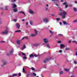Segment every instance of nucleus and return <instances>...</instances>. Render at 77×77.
<instances>
[{"mask_svg":"<svg viewBox=\"0 0 77 77\" xmlns=\"http://www.w3.org/2000/svg\"><path fill=\"white\" fill-rule=\"evenodd\" d=\"M66 14V12H64L63 13L62 12L60 13V15L62 16V18H65Z\"/></svg>","mask_w":77,"mask_h":77,"instance_id":"nucleus-1","label":"nucleus"},{"mask_svg":"<svg viewBox=\"0 0 77 77\" xmlns=\"http://www.w3.org/2000/svg\"><path fill=\"white\" fill-rule=\"evenodd\" d=\"M2 62L3 63V64L1 65L2 66H5V65H6V63H7L6 60H2Z\"/></svg>","mask_w":77,"mask_h":77,"instance_id":"nucleus-2","label":"nucleus"},{"mask_svg":"<svg viewBox=\"0 0 77 77\" xmlns=\"http://www.w3.org/2000/svg\"><path fill=\"white\" fill-rule=\"evenodd\" d=\"M2 34H8V30L7 29H5V31H2L1 32Z\"/></svg>","mask_w":77,"mask_h":77,"instance_id":"nucleus-3","label":"nucleus"},{"mask_svg":"<svg viewBox=\"0 0 77 77\" xmlns=\"http://www.w3.org/2000/svg\"><path fill=\"white\" fill-rule=\"evenodd\" d=\"M43 22L45 23H48V17H46L43 20Z\"/></svg>","mask_w":77,"mask_h":77,"instance_id":"nucleus-4","label":"nucleus"},{"mask_svg":"<svg viewBox=\"0 0 77 77\" xmlns=\"http://www.w3.org/2000/svg\"><path fill=\"white\" fill-rule=\"evenodd\" d=\"M48 40L47 38H44L43 39V41L45 44H47L48 42Z\"/></svg>","mask_w":77,"mask_h":77,"instance_id":"nucleus-5","label":"nucleus"},{"mask_svg":"<svg viewBox=\"0 0 77 77\" xmlns=\"http://www.w3.org/2000/svg\"><path fill=\"white\" fill-rule=\"evenodd\" d=\"M11 5L13 6L12 8L13 9L16 8H17V6L16 4H12Z\"/></svg>","mask_w":77,"mask_h":77,"instance_id":"nucleus-6","label":"nucleus"},{"mask_svg":"<svg viewBox=\"0 0 77 77\" xmlns=\"http://www.w3.org/2000/svg\"><path fill=\"white\" fill-rule=\"evenodd\" d=\"M63 23L64 25H68V23L65 21H63Z\"/></svg>","mask_w":77,"mask_h":77,"instance_id":"nucleus-7","label":"nucleus"},{"mask_svg":"<svg viewBox=\"0 0 77 77\" xmlns=\"http://www.w3.org/2000/svg\"><path fill=\"white\" fill-rule=\"evenodd\" d=\"M16 27L18 28V29L20 28V25L19 23H17L16 24Z\"/></svg>","mask_w":77,"mask_h":77,"instance_id":"nucleus-8","label":"nucleus"},{"mask_svg":"<svg viewBox=\"0 0 77 77\" xmlns=\"http://www.w3.org/2000/svg\"><path fill=\"white\" fill-rule=\"evenodd\" d=\"M34 32H35V34L36 35H38V31L36 29H34Z\"/></svg>","mask_w":77,"mask_h":77,"instance_id":"nucleus-9","label":"nucleus"},{"mask_svg":"<svg viewBox=\"0 0 77 77\" xmlns=\"http://www.w3.org/2000/svg\"><path fill=\"white\" fill-rule=\"evenodd\" d=\"M10 54H12L14 53V49H12L10 51Z\"/></svg>","mask_w":77,"mask_h":77,"instance_id":"nucleus-10","label":"nucleus"},{"mask_svg":"<svg viewBox=\"0 0 77 77\" xmlns=\"http://www.w3.org/2000/svg\"><path fill=\"white\" fill-rule=\"evenodd\" d=\"M29 12L30 14H34V12H33V11H32V10H29Z\"/></svg>","mask_w":77,"mask_h":77,"instance_id":"nucleus-11","label":"nucleus"},{"mask_svg":"<svg viewBox=\"0 0 77 77\" xmlns=\"http://www.w3.org/2000/svg\"><path fill=\"white\" fill-rule=\"evenodd\" d=\"M30 35L32 37H34V36H35L36 35L35 34H30Z\"/></svg>","mask_w":77,"mask_h":77,"instance_id":"nucleus-12","label":"nucleus"},{"mask_svg":"<svg viewBox=\"0 0 77 77\" xmlns=\"http://www.w3.org/2000/svg\"><path fill=\"white\" fill-rule=\"evenodd\" d=\"M60 47L61 48H63V47H65V45L63 44H61L60 45Z\"/></svg>","mask_w":77,"mask_h":77,"instance_id":"nucleus-13","label":"nucleus"},{"mask_svg":"<svg viewBox=\"0 0 77 77\" xmlns=\"http://www.w3.org/2000/svg\"><path fill=\"white\" fill-rule=\"evenodd\" d=\"M19 13H22L24 15H26V14H25V13L23 11H20L19 12Z\"/></svg>","mask_w":77,"mask_h":77,"instance_id":"nucleus-14","label":"nucleus"},{"mask_svg":"<svg viewBox=\"0 0 77 77\" xmlns=\"http://www.w3.org/2000/svg\"><path fill=\"white\" fill-rule=\"evenodd\" d=\"M17 74L16 73H15V74H13L11 76H11V77H14V76H17Z\"/></svg>","mask_w":77,"mask_h":77,"instance_id":"nucleus-15","label":"nucleus"},{"mask_svg":"<svg viewBox=\"0 0 77 77\" xmlns=\"http://www.w3.org/2000/svg\"><path fill=\"white\" fill-rule=\"evenodd\" d=\"M64 70L66 72H68V71H69V69H66V68H65L64 69Z\"/></svg>","mask_w":77,"mask_h":77,"instance_id":"nucleus-16","label":"nucleus"},{"mask_svg":"<svg viewBox=\"0 0 77 77\" xmlns=\"http://www.w3.org/2000/svg\"><path fill=\"white\" fill-rule=\"evenodd\" d=\"M17 44H20V40H18L17 41Z\"/></svg>","mask_w":77,"mask_h":77,"instance_id":"nucleus-17","label":"nucleus"},{"mask_svg":"<svg viewBox=\"0 0 77 77\" xmlns=\"http://www.w3.org/2000/svg\"><path fill=\"white\" fill-rule=\"evenodd\" d=\"M14 12H17V9L16 8H14Z\"/></svg>","mask_w":77,"mask_h":77,"instance_id":"nucleus-18","label":"nucleus"},{"mask_svg":"<svg viewBox=\"0 0 77 77\" xmlns=\"http://www.w3.org/2000/svg\"><path fill=\"white\" fill-rule=\"evenodd\" d=\"M26 48V46L25 45H24L23 47L22 48V50H24V49H25V48Z\"/></svg>","mask_w":77,"mask_h":77,"instance_id":"nucleus-19","label":"nucleus"},{"mask_svg":"<svg viewBox=\"0 0 77 77\" xmlns=\"http://www.w3.org/2000/svg\"><path fill=\"white\" fill-rule=\"evenodd\" d=\"M34 56V55L31 54V55H29V57H30L31 58V57H33V56Z\"/></svg>","mask_w":77,"mask_h":77,"instance_id":"nucleus-20","label":"nucleus"},{"mask_svg":"<svg viewBox=\"0 0 77 77\" xmlns=\"http://www.w3.org/2000/svg\"><path fill=\"white\" fill-rule=\"evenodd\" d=\"M15 32H21V31L20 30H17V31H15Z\"/></svg>","mask_w":77,"mask_h":77,"instance_id":"nucleus-21","label":"nucleus"},{"mask_svg":"<svg viewBox=\"0 0 77 77\" xmlns=\"http://www.w3.org/2000/svg\"><path fill=\"white\" fill-rule=\"evenodd\" d=\"M73 10L74 11H75V12L77 11V8H74Z\"/></svg>","mask_w":77,"mask_h":77,"instance_id":"nucleus-22","label":"nucleus"},{"mask_svg":"<svg viewBox=\"0 0 77 77\" xmlns=\"http://www.w3.org/2000/svg\"><path fill=\"white\" fill-rule=\"evenodd\" d=\"M48 60V59H47L46 60H45L44 61V63H45V62H47V60Z\"/></svg>","mask_w":77,"mask_h":77,"instance_id":"nucleus-23","label":"nucleus"},{"mask_svg":"<svg viewBox=\"0 0 77 77\" xmlns=\"http://www.w3.org/2000/svg\"><path fill=\"white\" fill-rule=\"evenodd\" d=\"M24 37L25 39H29V37H28V36H25Z\"/></svg>","mask_w":77,"mask_h":77,"instance_id":"nucleus-24","label":"nucleus"},{"mask_svg":"<svg viewBox=\"0 0 77 77\" xmlns=\"http://www.w3.org/2000/svg\"><path fill=\"white\" fill-rule=\"evenodd\" d=\"M73 23H77V19H75L73 21Z\"/></svg>","mask_w":77,"mask_h":77,"instance_id":"nucleus-25","label":"nucleus"},{"mask_svg":"<svg viewBox=\"0 0 77 77\" xmlns=\"http://www.w3.org/2000/svg\"><path fill=\"white\" fill-rule=\"evenodd\" d=\"M66 50H69L70 49L69 48H65Z\"/></svg>","mask_w":77,"mask_h":77,"instance_id":"nucleus-26","label":"nucleus"},{"mask_svg":"<svg viewBox=\"0 0 77 77\" xmlns=\"http://www.w3.org/2000/svg\"><path fill=\"white\" fill-rule=\"evenodd\" d=\"M23 72H26V71H25V70L24 69V68H23Z\"/></svg>","mask_w":77,"mask_h":77,"instance_id":"nucleus-27","label":"nucleus"},{"mask_svg":"<svg viewBox=\"0 0 77 77\" xmlns=\"http://www.w3.org/2000/svg\"><path fill=\"white\" fill-rule=\"evenodd\" d=\"M46 47L48 48H50V45H49V44H48L46 45Z\"/></svg>","mask_w":77,"mask_h":77,"instance_id":"nucleus-28","label":"nucleus"},{"mask_svg":"<svg viewBox=\"0 0 77 77\" xmlns=\"http://www.w3.org/2000/svg\"><path fill=\"white\" fill-rule=\"evenodd\" d=\"M31 69H32L33 71H34V70H35V68H33V67H31Z\"/></svg>","mask_w":77,"mask_h":77,"instance_id":"nucleus-29","label":"nucleus"},{"mask_svg":"<svg viewBox=\"0 0 77 77\" xmlns=\"http://www.w3.org/2000/svg\"><path fill=\"white\" fill-rule=\"evenodd\" d=\"M21 54H22V55H23V56H26V54L23 52L21 53Z\"/></svg>","mask_w":77,"mask_h":77,"instance_id":"nucleus-30","label":"nucleus"},{"mask_svg":"<svg viewBox=\"0 0 77 77\" xmlns=\"http://www.w3.org/2000/svg\"><path fill=\"white\" fill-rule=\"evenodd\" d=\"M8 6H6L5 7V9H6V10H7V9H8Z\"/></svg>","mask_w":77,"mask_h":77,"instance_id":"nucleus-31","label":"nucleus"},{"mask_svg":"<svg viewBox=\"0 0 77 77\" xmlns=\"http://www.w3.org/2000/svg\"><path fill=\"white\" fill-rule=\"evenodd\" d=\"M73 42H75V44H77V41H73Z\"/></svg>","mask_w":77,"mask_h":77,"instance_id":"nucleus-32","label":"nucleus"},{"mask_svg":"<svg viewBox=\"0 0 77 77\" xmlns=\"http://www.w3.org/2000/svg\"><path fill=\"white\" fill-rule=\"evenodd\" d=\"M63 71H61L60 73V74H63Z\"/></svg>","mask_w":77,"mask_h":77,"instance_id":"nucleus-33","label":"nucleus"},{"mask_svg":"<svg viewBox=\"0 0 77 77\" xmlns=\"http://www.w3.org/2000/svg\"><path fill=\"white\" fill-rule=\"evenodd\" d=\"M33 75H34V76H36V74H35V73H33Z\"/></svg>","mask_w":77,"mask_h":77,"instance_id":"nucleus-34","label":"nucleus"},{"mask_svg":"<svg viewBox=\"0 0 77 77\" xmlns=\"http://www.w3.org/2000/svg\"><path fill=\"white\" fill-rule=\"evenodd\" d=\"M11 1H12L13 2H15L17 1V0H11Z\"/></svg>","mask_w":77,"mask_h":77,"instance_id":"nucleus-35","label":"nucleus"},{"mask_svg":"<svg viewBox=\"0 0 77 77\" xmlns=\"http://www.w3.org/2000/svg\"><path fill=\"white\" fill-rule=\"evenodd\" d=\"M6 30H9V27H6Z\"/></svg>","mask_w":77,"mask_h":77,"instance_id":"nucleus-36","label":"nucleus"},{"mask_svg":"<svg viewBox=\"0 0 77 77\" xmlns=\"http://www.w3.org/2000/svg\"><path fill=\"white\" fill-rule=\"evenodd\" d=\"M30 24L31 25H33V22H30Z\"/></svg>","mask_w":77,"mask_h":77,"instance_id":"nucleus-37","label":"nucleus"},{"mask_svg":"<svg viewBox=\"0 0 77 77\" xmlns=\"http://www.w3.org/2000/svg\"><path fill=\"white\" fill-rule=\"evenodd\" d=\"M56 20H57V21H59V20H60V18H57Z\"/></svg>","mask_w":77,"mask_h":77,"instance_id":"nucleus-38","label":"nucleus"},{"mask_svg":"<svg viewBox=\"0 0 77 77\" xmlns=\"http://www.w3.org/2000/svg\"><path fill=\"white\" fill-rule=\"evenodd\" d=\"M17 20L16 19H14L13 20V21H14V22H16V21H17Z\"/></svg>","mask_w":77,"mask_h":77,"instance_id":"nucleus-39","label":"nucleus"},{"mask_svg":"<svg viewBox=\"0 0 77 77\" xmlns=\"http://www.w3.org/2000/svg\"><path fill=\"white\" fill-rule=\"evenodd\" d=\"M61 41H58V44H60V43H61Z\"/></svg>","mask_w":77,"mask_h":77,"instance_id":"nucleus-40","label":"nucleus"},{"mask_svg":"<svg viewBox=\"0 0 77 77\" xmlns=\"http://www.w3.org/2000/svg\"><path fill=\"white\" fill-rule=\"evenodd\" d=\"M23 59H27V57H23Z\"/></svg>","mask_w":77,"mask_h":77,"instance_id":"nucleus-41","label":"nucleus"},{"mask_svg":"<svg viewBox=\"0 0 77 77\" xmlns=\"http://www.w3.org/2000/svg\"><path fill=\"white\" fill-rule=\"evenodd\" d=\"M65 8H68V5L66 4V5H65Z\"/></svg>","mask_w":77,"mask_h":77,"instance_id":"nucleus-42","label":"nucleus"},{"mask_svg":"<svg viewBox=\"0 0 77 77\" xmlns=\"http://www.w3.org/2000/svg\"><path fill=\"white\" fill-rule=\"evenodd\" d=\"M74 64H77V62L76 61H74Z\"/></svg>","mask_w":77,"mask_h":77,"instance_id":"nucleus-43","label":"nucleus"},{"mask_svg":"<svg viewBox=\"0 0 77 77\" xmlns=\"http://www.w3.org/2000/svg\"><path fill=\"white\" fill-rule=\"evenodd\" d=\"M59 53H62V51L61 50H60L59 51Z\"/></svg>","mask_w":77,"mask_h":77,"instance_id":"nucleus-44","label":"nucleus"},{"mask_svg":"<svg viewBox=\"0 0 77 77\" xmlns=\"http://www.w3.org/2000/svg\"><path fill=\"white\" fill-rule=\"evenodd\" d=\"M45 9H46V11H47L48 9V8L46 7Z\"/></svg>","mask_w":77,"mask_h":77,"instance_id":"nucleus-45","label":"nucleus"},{"mask_svg":"<svg viewBox=\"0 0 77 77\" xmlns=\"http://www.w3.org/2000/svg\"><path fill=\"white\" fill-rule=\"evenodd\" d=\"M1 43H3V42H5V41H1Z\"/></svg>","mask_w":77,"mask_h":77,"instance_id":"nucleus-46","label":"nucleus"},{"mask_svg":"<svg viewBox=\"0 0 77 77\" xmlns=\"http://www.w3.org/2000/svg\"><path fill=\"white\" fill-rule=\"evenodd\" d=\"M46 8H47V7H48L49 6L48 5V4H46Z\"/></svg>","mask_w":77,"mask_h":77,"instance_id":"nucleus-47","label":"nucleus"},{"mask_svg":"<svg viewBox=\"0 0 77 77\" xmlns=\"http://www.w3.org/2000/svg\"><path fill=\"white\" fill-rule=\"evenodd\" d=\"M29 24V22H27L26 23V25H28Z\"/></svg>","mask_w":77,"mask_h":77,"instance_id":"nucleus-48","label":"nucleus"},{"mask_svg":"<svg viewBox=\"0 0 77 77\" xmlns=\"http://www.w3.org/2000/svg\"><path fill=\"white\" fill-rule=\"evenodd\" d=\"M24 39H25L24 37L22 38L21 39V40H23Z\"/></svg>","mask_w":77,"mask_h":77,"instance_id":"nucleus-49","label":"nucleus"},{"mask_svg":"<svg viewBox=\"0 0 77 77\" xmlns=\"http://www.w3.org/2000/svg\"><path fill=\"white\" fill-rule=\"evenodd\" d=\"M50 32L51 33H52V34H53V32H52V31H51V30H50Z\"/></svg>","mask_w":77,"mask_h":77,"instance_id":"nucleus-50","label":"nucleus"},{"mask_svg":"<svg viewBox=\"0 0 77 77\" xmlns=\"http://www.w3.org/2000/svg\"><path fill=\"white\" fill-rule=\"evenodd\" d=\"M34 56L35 57H37L38 56L37 55V54H35L34 55Z\"/></svg>","mask_w":77,"mask_h":77,"instance_id":"nucleus-51","label":"nucleus"},{"mask_svg":"<svg viewBox=\"0 0 77 77\" xmlns=\"http://www.w3.org/2000/svg\"><path fill=\"white\" fill-rule=\"evenodd\" d=\"M56 5L57 6H59V4H56Z\"/></svg>","mask_w":77,"mask_h":77,"instance_id":"nucleus-52","label":"nucleus"},{"mask_svg":"<svg viewBox=\"0 0 77 77\" xmlns=\"http://www.w3.org/2000/svg\"><path fill=\"white\" fill-rule=\"evenodd\" d=\"M21 73H19V76H21Z\"/></svg>","mask_w":77,"mask_h":77,"instance_id":"nucleus-53","label":"nucleus"},{"mask_svg":"<svg viewBox=\"0 0 77 77\" xmlns=\"http://www.w3.org/2000/svg\"><path fill=\"white\" fill-rule=\"evenodd\" d=\"M66 2H65L63 3V5H66Z\"/></svg>","mask_w":77,"mask_h":77,"instance_id":"nucleus-54","label":"nucleus"},{"mask_svg":"<svg viewBox=\"0 0 77 77\" xmlns=\"http://www.w3.org/2000/svg\"><path fill=\"white\" fill-rule=\"evenodd\" d=\"M75 56H77V52L76 51L75 53Z\"/></svg>","mask_w":77,"mask_h":77,"instance_id":"nucleus-55","label":"nucleus"},{"mask_svg":"<svg viewBox=\"0 0 77 77\" xmlns=\"http://www.w3.org/2000/svg\"><path fill=\"white\" fill-rule=\"evenodd\" d=\"M58 35H59V36H62V34H59Z\"/></svg>","mask_w":77,"mask_h":77,"instance_id":"nucleus-56","label":"nucleus"},{"mask_svg":"<svg viewBox=\"0 0 77 77\" xmlns=\"http://www.w3.org/2000/svg\"><path fill=\"white\" fill-rule=\"evenodd\" d=\"M22 21H25V20L24 19H23L22 20Z\"/></svg>","mask_w":77,"mask_h":77,"instance_id":"nucleus-57","label":"nucleus"},{"mask_svg":"<svg viewBox=\"0 0 77 77\" xmlns=\"http://www.w3.org/2000/svg\"><path fill=\"white\" fill-rule=\"evenodd\" d=\"M51 0L53 2H55V1H56V0Z\"/></svg>","mask_w":77,"mask_h":77,"instance_id":"nucleus-58","label":"nucleus"},{"mask_svg":"<svg viewBox=\"0 0 77 77\" xmlns=\"http://www.w3.org/2000/svg\"><path fill=\"white\" fill-rule=\"evenodd\" d=\"M75 3H77V1H75Z\"/></svg>","mask_w":77,"mask_h":77,"instance_id":"nucleus-59","label":"nucleus"},{"mask_svg":"<svg viewBox=\"0 0 77 77\" xmlns=\"http://www.w3.org/2000/svg\"><path fill=\"white\" fill-rule=\"evenodd\" d=\"M60 25H62V23L61 22H60Z\"/></svg>","mask_w":77,"mask_h":77,"instance_id":"nucleus-60","label":"nucleus"},{"mask_svg":"<svg viewBox=\"0 0 77 77\" xmlns=\"http://www.w3.org/2000/svg\"><path fill=\"white\" fill-rule=\"evenodd\" d=\"M51 16H54V14H51Z\"/></svg>","mask_w":77,"mask_h":77,"instance_id":"nucleus-61","label":"nucleus"},{"mask_svg":"<svg viewBox=\"0 0 77 77\" xmlns=\"http://www.w3.org/2000/svg\"><path fill=\"white\" fill-rule=\"evenodd\" d=\"M18 54H19V56H20L21 55L20 54V53H18Z\"/></svg>","mask_w":77,"mask_h":77,"instance_id":"nucleus-62","label":"nucleus"},{"mask_svg":"<svg viewBox=\"0 0 77 77\" xmlns=\"http://www.w3.org/2000/svg\"><path fill=\"white\" fill-rule=\"evenodd\" d=\"M71 42V41H69V43H70Z\"/></svg>","mask_w":77,"mask_h":77,"instance_id":"nucleus-63","label":"nucleus"},{"mask_svg":"<svg viewBox=\"0 0 77 77\" xmlns=\"http://www.w3.org/2000/svg\"><path fill=\"white\" fill-rule=\"evenodd\" d=\"M61 2H63V0H61Z\"/></svg>","mask_w":77,"mask_h":77,"instance_id":"nucleus-64","label":"nucleus"}]
</instances>
